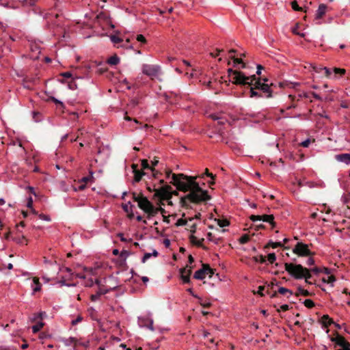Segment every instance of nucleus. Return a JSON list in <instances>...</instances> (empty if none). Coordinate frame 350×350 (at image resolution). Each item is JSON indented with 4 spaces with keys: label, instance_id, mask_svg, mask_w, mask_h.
Masks as SVG:
<instances>
[{
    "label": "nucleus",
    "instance_id": "obj_38",
    "mask_svg": "<svg viewBox=\"0 0 350 350\" xmlns=\"http://www.w3.org/2000/svg\"><path fill=\"white\" fill-rule=\"evenodd\" d=\"M231 59L233 60L234 66H236V64H241L242 68H244L245 67V64L243 62V60L241 58H237V57H235L233 56V57H231Z\"/></svg>",
    "mask_w": 350,
    "mask_h": 350
},
{
    "label": "nucleus",
    "instance_id": "obj_40",
    "mask_svg": "<svg viewBox=\"0 0 350 350\" xmlns=\"http://www.w3.org/2000/svg\"><path fill=\"white\" fill-rule=\"evenodd\" d=\"M207 238L210 241L215 242L217 244L218 243V241L220 240L219 238H215V236L211 232H208L207 234Z\"/></svg>",
    "mask_w": 350,
    "mask_h": 350
},
{
    "label": "nucleus",
    "instance_id": "obj_10",
    "mask_svg": "<svg viewBox=\"0 0 350 350\" xmlns=\"http://www.w3.org/2000/svg\"><path fill=\"white\" fill-rule=\"evenodd\" d=\"M138 324L142 327H148L153 330V320L148 316L144 315L139 317Z\"/></svg>",
    "mask_w": 350,
    "mask_h": 350
},
{
    "label": "nucleus",
    "instance_id": "obj_21",
    "mask_svg": "<svg viewBox=\"0 0 350 350\" xmlns=\"http://www.w3.org/2000/svg\"><path fill=\"white\" fill-rule=\"evenodd\" d=\"M49 100L53 102L57 105V109L62 110L63 112L66 111V106L63 102L53 96L50 97Z\"/></svg>",
    "mask_w": 350,
    "mask_h": 350
},
{
    "label": "nucleus",
    "instance_id": "obj_57",
    "mask_svg": "<svg viewBox=\"0 0 350 350\" xmlns=\"http://www.w3.org/2000/svg\"><path fill=\"white\" fill-rule=\"evenodd\" d=\"M323 72V75L326 77H329L332 75V71L326 68V67H324L323 68H320Z\"/></svg>",
    "mask_w": 350,
    "mask_h": 350
},
{
    "label": "nucleus",
    "instance_id": "obj_25",
    "mask_svg": "<svg viewBox=\"0 0 350 350\" xmlns=\"http://www.w3.org/2000/svg\"><path fill=\"white\" fill-rule=\"evenodd\" d=\"M190 239H191V241L193 244L197 245L198 247H202L204 249H206V247H204L202 245V242L204 241V239H202L200 240H197V238L193 235H191Z\"/></svg>",
    "mask_w": 350,
    "mask_h": 350
},
{
    "label": "nucleus",
    "instance_id": "obj_34",
    "mask_svg": "<svg viewBox=\"0 0 350 350\" xmlns=\"http://www.w3.org/2000/svg\"><path fill=\"white\" fill-rule=\"evenodd\" d=\"M44 326V323L42 322H39L36 325L32 326V332L33 333L38 332Z\"/></svg>",
    "mask_w": 350,
    "mask_h": 350
},
{
    "label": "nucleus",
    "instance_id": "obj_45",
    "mask_svg": "<svg viewBox=\"0 0 350 350\" xmlns=\"http://www.w3.org/2000/svg\"><path fill=\"white\" fill-rule=\"evenodd\" d=\"M276 260V256L275 253H270L267 256V260L269 262V263L273 264Z\"/></svg>",
    "mask_w": 350,
    "mask_h": 350
},
{
    "label": "nucleus",
    "instance_id": "obj_6",
    "mask_svg": "<svg viewBox=\"0 0 350 350\" xmlns=\"http://www.w3.org/2000/svg\"><path fill=\"white\" fill-rule=\"evenodd\" d=\"M133 199L138 203L139 207L151 216L153 214V205L148 199L142 193H133Z\"/></svg>",
    "mask_w": 350,
    "mask_h": 350
},
{
    "label": "nucleus",
    "instance_id": "obj_33",
    "mask_svg": "<svg viewBox=\"0 0 350 350\" xmlns=\"http://www.w3.org/2000/svg\"><path fill=\"white\" fill-rule=\"evenodd\" d=\"M322 320L323 323L325 327H327L328 325L334 323L333 321L327 314L323 316Z\"/></svg>",
    "mask_w": 350,
    "mask_h": 350
},
{
    "label": "nucleus",
    "instance_id": "obj_55",
    "mask_svg": "<svg viewBox=\"0 0 350 350\" xmlns=\"http://www.w3.org/2000/svg\"><path fill=\"white\" fill-rule=\"evenodd\" d=\"M291 6H292V8L295 11H301L302 10V8L299 6V5L296 1H293L291 3Z\"/></svg>",
    "mask_w": 350,
    "mask_h": 350
},
{
    "label": "nucleus",
    "instance_id": "obj_20",
    "mask_svg": "<svg viewBox=\"0 0 350 350\" xmlns=\"http://www.w3.org/2000/svg\"><path fill=\"white\" fill-rule=\"evenodd\" d=\"M133 172H134V181L139 182L143 176L146 174L144 172H140L136 168V165L135 164L133 165Z\"/></svg>",
    "mask_w": 350,
    "mask_h": 350
},
{
    "label": "nucleus",
    "instance_id": "obj_46",
    "mask_svg": "<svg viewBox=\"0 0 350 350\" xmlns=\"http://www.w3.org/2000/svg\"><path fill=\"white\" fill-rule=\"evenodd\" d=\"M77 345L78 346H81L86 349L90 347V340H87L85 341H81L80 340H78Z\"/></svg>",
    "mask_w": 350,
    "mask_h": 350
},
{
    "label": "nucleus",
    "instance_id": "obj_22",
    "mask_svg": "<svg viewBox=\"0 0 350 350\" xmlns=\"http://www.w3.org/2000/svg\"><path fill=\"white\" fill-rule=\"evenodd\" d=\"M61 341L66 346H70L71 345H76L78 342V339L75 337H69L68 338H64L61 339Z\"/></svg>",
    "mask_w": 350,
    "mask_h": 350
},
{
    "label": "nucleus",
    "instance_id": "obj_4",
    "mask_svg": "<svg viewBox=\"0 0 350 350\" xmlns=\"http://www.w3.org/2000/svg\"><path fill=\"white\" fill-rule=\"evenodd\" d=\"M169 78L167 74L163 72L161 67L154 66V85L159 83L158 86L160 92H157L159 97L163 98L168 101V95L166 92H161L162 88H166L168 86Z\"/></svg>",
    "mask_w": 350,
    "mask_h": 350
},
{
    "label": "nucleus",
    "instance_id": "obj_11",
    "mask_svg": "<svg viewBox=\"0 0 350 350\" xmlns=\"http://www.w3.org/2000/svg\"><path fill=\"white\" fill-rule=\"evenodd\" d=\"M191 273L192 267H189L188 265H187L186 267L180 269V278L184 283L188 284L190 282V275Z\"/></svg>",
    "mask_w": 350,
    "mask_h": 350
},
{
    "label": "nucleus",
    "instance_id": "obj_43",
    "mask_svg": "<svg viewBox=\"0 0 350 350\" xmlns=\"http://www.w3.org/2000/svg\"><path fill=\"white\" fill-rule=\"evenodd\" d=\"M136 40L142 44H145L146 43V39L142 34H137Z\"/></svg>",
    "mask_w": 350,
    "mask_h": 350
},
{
    "label": "nucleus",
    "instance_id": "obj_56",
    "mask_svg": "<svg viewBox=\"0 0 350 350\" xmlns=\"http://www.w3.org/2000/svg\"><path fill=\"white\" fill-rule=\"evenodd\" d=\"M261 94L254 90V88L250 87V97H260Z\"/></svg>",
    "mask_w": 350,
    "mask_h": 350
},
{
    "label": "nucleus",
    "instance_id": "obj_7",
    "mask_svg": "<svg viewBox=\"0 0 350 350\" xmlns=\"http://www.w3.org/2000/svg\"><path fill=\"white\" fill-rule=\"evenodd\" d=\"M293 252L299 256H311L314 255L307 244L302 242H298L293 250Z\"/></svg>",
    "mask_w": 350,
    "mask_h": 350
},
{
    "label": "nucleus",
    "instance_id": "obj_64",
    "mask_svg": "<svg viewBox=\"0 0 350 350\" xmlns=\"http://www.w3.org/2000/svg\"><path fill=\"white\" fill-rule=\"evenodd\" d=\"M258 288V289L257 293L261 297L264 296L263 291L265 290V287L264 286H259Z\"/></svg>",
    "mask_w": 350,
    "mask_h": 350
},
{
    "label": "nucleus",
    "instance_id": "obj_35",
    "mask_svg": "<svg viewBox=\"0 0 350 350\" xmlns=\"http://www.w3.org/2000/svg\"><path fill=\"white\" fill-rule=\"evenodd\" d=\"M162 174H163V173L161 170H156L154 169V180L158 179L159 181L160 182V183H163L164 182V180L161 178Z\"/></svg>",
    "mask_w": 350,
    "mask_h": 350
},
{
    "label": "nucleus",
    "instance_id": "obj_8",
    "mask_svg": "<svg viewBox=\"0 0 350 350\" xmlns=\"http://www.w3.org/2000/svg\"><path fill=\"white\" fill-rule=\"evenodd\" d=\"M261 78L258 79L257 81H256L253 85L252 88L256 90H261L263 92L267 93V98H271L272 97V90L271 89V86H273V83H271L270 85L265 83H261L260 81Z\"/></svg>",
    "mask_w": 350,
    "mask_h": 350
},
{
    "label": "nucleus",
    "instance_id": "obj_15",
    "mask_svg": "<svg viewBox=\"0 0 350 350\" xmlns=\"http://www.w3.org/2000/svg\"><path fill=\"white\" fill-rule=\"evenodd\" d=\"M335 159L336 161L345 163L347 165L350 164V154L349 153L336 154Z\"/></svg>",
    "mask_w": 350,
    "mask_h": 350
},
{
    "label": "nucleus",
    "instance_id": "obj_58",
    "mask_svg": "<svg viewBox=\"0 0 350 350\" xmlns=\"http://www.w3.org/2000/svg\"><path fill=\"white\" fill-rule=\"evenodd\" d=\"M279 293L282 294V295H285L286 293H289L290 295H292L293 293L288 290V288H286L284 287H280L278 289V291Z\"/></svg>",
    "mask_w": 350,
    "mask_h": 350
},
{
    "label": "nucleus",
    "instance_id": "obj_16",
    "mask_svg": "<svg viewBox=\"0 0 350 350\" xmlns=\"http://www.w3.org/2000/svg\"><path fill=\"white\" fill-rule=\"evenodd\" d=\"M109 290L108 289H104L100 287L95 294L91 295L90 299L92 301H96L100 299L101 295H105L109 293Z\"/></svg>",
    "mask_w": 350,
    "mask_h": 350
},
{
    "label": "nucleus",
    "instance_id": "obj_19",
    "mask_svg": "<svg viewBox=\"0 0 350 350\" xmlns=\"http://www.w3.org/2000/svg\"><path fill=\"white\" fill-rule=\"evenodd\" d=\"M88 312L89 317H90V319L92 321L99 322L100 318H99L98 312L96 310H95L92 307H90L88 309Z\"/></svg>",
    "mask_w": 350,
    "mask_h": 350
},
{
    "label": "nucleus",
    "instance_id": "obj_17",
    "mask_svg": "<svg viewBox=\"0 0 350 350\" xmlns=\"http://www.w3.org/2000/svg\"><path fill=\"white\" fill-rule=\"evenodd\" d=\"M327 10V5L322 3L320 4L319 6L318 10H317L316 14H315V19L319 20L323 18V16L325 14Z\"/></svg>",
    "mask_w": 350,
    "mask_h": 350
},
{
    "label": "nucleus",
    "instance_id": "obj_30",
    "mask_svg": "<svg viewBox=\"0 0 350 350\" xmlns=\"http://www.w3.org/2000/svg\"><path fill=\"white\" fill-rule=\"evenodd\" d=\"M32 118L35 122H39L42 120L43 116H42V113H40L39 111H33L32 112Z\"/></svg>",
    "mask_w": 350,
    "mask_h": 350
},
{
    "label": "nucleus",
    "instance_id": "obj_2",
    "mask_svg": "<svg viewBox=\"0 0 350 350\" xmlns=\"http://www.w3.org/2000/svg\"><path fill=\"white\" fill-rule=\"evenodd\" d=\"M228 73L230 77V81L233 84L239 85H246L252 87L253 83L259 78L256 75L246 76L243 72L229 68Z\"/></svg>",
    "mask_w": 350,
    "mask_h": 350
},
{
    "label": "nucleus",
    "instance_id": "obj_44",
    "mask_svg": "<svg viewBox=\"0 0 350 350\" xmlns=\"http://www.w3.org/2000/svg\"><path fill=\"white\" fill-rule=\"evenodd\" d=\"M304 304V306L308 308H312L314 306V303L312 299H306Z\"/></svg>",
    "mask_w": 350,
    "mask_h": 350
},
{
    "label": "nucleus",
    "instance_id": "obj_28",
    "mask_svg": "<svg viewBox=\"0 0 350 350\" xmlns=\"http://www.w3.org/2000/svg\"><path fill=\"white\" fill-rule=\"evenodd\" d=\"M301 97H302V95L301 94H299L298 98L296 99L295 96H293V95L290 94L288 96V98L291 100L293 103L291 105L288 106L286 107V109H291L292 108H295L296 107V105L294 103H295V100H297V101L299 100Z\"/></svg>",
    "mask_w": 350,
    "mask_h": 350
},
{
    "label": "nucleus",
    "instance_id": "obj_53",
    "mask_svg": "<svg viewBox=\"0 0 350 350\" xmlns=\"http://www.w3.org/2000/svg\"><path fill=\"white\" fill-rule=\"evenodd\" d=\"M334 72L335 75H340V76H342L345 74L346 70L344 68H334Z\"/></svg>",
    "mask_w": 350,
    "mask_h": 350
},
{
    "label": "nucleus",
    "instance_id": "obj_54",
    "mask_svg": "<svg viewBox=\"0 0 350 350\" xmlns=\"http://www.w3.org/2000/svg\"><path fill=\"white\" fill-rule=\"evenodd\" d=\"M83 321V317L81 315H78L75 319L72 320L71 325H76L77 323L81 322Z\"/></svg>",
    "mask_w": 350,
    "mask_h": 350
},
{
    "label": "nucleus",
    "instance_id": "obj_26",
    "mask_svg": "<svg viewBox=\"0 0 350 350\" xmlns=\"http://www.w3.org/2000/svg\"><path fill=\"white\" fill-rule=\"evenodd\" d=\"M142 170L144 172L145 170H150L153 174V167L150 166L147 159L142 160Z\"/></svg>",
    "mask_w": 350,
    "mask_h": 350
},
{
    "label": "nucleus",
    "instance_id": "obj_32",
    "mask_svg": "<svg viewBox=\"0 0 350 350\" xmlns=\"http://www.w3.org/2000/svg\"><path fill=\"white\" fill-rule=\"evenodd\" d=\"M275 284L273 282H271L270 284L267 286V293L270 294L271 297H275L277 296V292L274 291L273 293L271 294V291L273 289Z\"/></svg>",
    "mask_w": 350,
    "mask_h": 350
},
{
    "label": "nucleus",
    "instance_id": "obj_37",
    "mask_svg": "<svg viewBox=\"0 0 350 350\" xmlns=\"http://www.w3.org/2000/svg\"><path fill=\"white\" fill-rule=\"evenodd\" d=\"M283 244L281 242H273L269 241L265 247H271L272 248H276L278 247H282Z\"/></svg>",
    "mask_w": 350,
    "mask_h": 350
},
{
    "label": "nucleus",
    "instance_id": "obj_63",
    "mask_svg": "<svg viewBox=\"0 0 350 350\" xmlns=\"http://www.w3.org/2000/svg\"><path fill=\"white\" fill-rule=\"evenodd\" d=\"M27 206L29 208H32L33 207V199L31 196H29L27 198Z\"/></svg>",
    "mask_w": 350,
    "mask_h": 350
},
{
    "label": "nucleus",
    "instance_id": "obj_24",
    "mask_svg": "<svg viewBox=\"0 0 350 350\" xmlns=\"http://www.w3.org/2000/svg\"><path fill=\"white\" fill-rule=\"evenodd\" d=\"M66 112L69 115L73 116L74 120H77L79 118V114L87 112V109H85L83 110V109H77V111H70L69 110H66Z\"/></svg>",
    "mask_w": 350,
    "mask_h": 350
},
{
    "label": "nucleus",
    "instance_id": "obj_23",
    "mask_svg": "<svg viewBox=\"0 0 350 350\" xmlns=\"http://www.w3.org/2000/svg\"><path fill=\"white\" fill-rule=\"evenodd\" d=\"M107 62L111 66H116L120 62V58L117 55H113L107 59Z\"/></svg>",
    "mask_w": 350,
    "mask_h": 350
},
{
    "label": "nucleus",
    "instance_id": "obj_48",
    "mask_svg": "<svg viewBox=\"0 0 350 350\" xmlns=\"http://www.w3.org/2000/svg\"><path fill=\"white\" fill-rule=\"evenodd\" d=\"M217 224L220 227H225L228 226L230 224V223L227 219H217Z\"/></svg>",
    "mask_w": 350,
    "mask_h": 350
},
{
    "label": "nucleus",
    "instance_id": "obj_61",
    "mask_svg": "<svg viewBox=\"0 0 350 350\" xmlns=\"http://www.w3.org/2000/svg\"><path fill=\"white\" fill-rule=\"evenodd\" d=\"M336 280V278L334 275H329L327 277V279L326 280L325 278H323V281L324 282H327V283H332L333 282H334Z\"/></svg>",
    "mask_w": 350,
    "mask_h": 350
},
{
    "label": "nucleus",
    "instance_id": "obj_60",
    "mask_svg": "<svg viewBox=\"0 0 350 350\" xmlns=\"http://www.w3.org/2000/svg\"><path fill=\"white\" fill-rule=\"evenodd\" d=\"M44 314H45L44 312H40L38 313H34L33 314V320H36L38 319H42L43 317V315H44Z\"/></svg>",
    "mask_w": 350,
    "mask_h": 350
},
{
    "label": "nucleus",
    "instance_id": "obj_3",
    "mask_svg": "<svg viewBox=\"0 0 350 350\" xmlns=\"http://www.w3.org/2000/svg\"><path fill=\"white\" fill-rule=\"evenodd\" d=\"M284 267L285 270L295 279L305 278L307 281L312 277L310 269L304 267L301 265L286 262Z\"/></svg>",
    "mask_w": 350,
    "mask_h": 350
},
{
    "label": "nucleus",
    "instance_id": "obj_51",
    "mask_svg": "<svg viewBox=\"0 0 350 350\" xmlns=\"http://www.w3.org/2000/svg\"><path fill=\"white\" fill-rule=\"evenodd\" d=\"M117 237L120 238V240L122 242H131L132 241L131 239H127L126 238H125L124 234L122 232L118 233Z\"/></svg>",
    "mask_w": 350,
    "mask_h": 350
},
{
    "label": "nucleus",
    "instance_id": "obj_42",
    "mask_svg": "<svg viewBox=\"0 0 350 350\" xmlns=\"http://www.w3.org/2000/svg\"><path fill=\"white\" fill-rule=\"evenodd\" d=\"M299 27V23H296L295 26L292 29V32L294 34L299 35V36L304 38L305 36V34L304 33H301L297 31V29H298Z\"/></svg>",
    "mask_w": 350,
    "mask_h": 350
},
{
    "label": "nucleus",
    "instance_id": "obj_18",
    "mask_svg": "<svg viewBox=\"0 0 350 350\" xmlns=\"http://www.w3.org/2000/svg\"><path fill=\"white\" fill-rule=\"evenodd\" d=\"M260 221L269 223L272 228L275 227V222L274 221L273 215H260Z\"/></svg>",
    "mask_w": 350,
    "mask_h": 350
},
{
    "label": "nucleus",
    "instance_id": "obj_5",
    "mask_svg": "<svg viewBox=\"0 0 350 350\" xmlns=\"http://www.w3.org/2000/svg\"><path fill=\"white\" fill-rule=\"evenodd\" d=\"M173 195L178 196V192L175 190H172L170 185H165L159 189L154 188V198H157L163 205H164V201L167 202L169 205H172L171 198Z\"/></svg>",
    "mask_w": 350,
    "mask_h": 350
},
{
    "label": "nucleus",
    "instance_id": "obj_59",
    "mask_svg": "<svg viewBox=\"0 0 350 350\" xmlns=\"http://www.w3.org/2000/svg\"><path fill=\"white\" fill-rule=\"evenodd\" d=\"M176 226H185L187 224V219H184L183 218H180L179 219L177 220L176 221Z\"/></svg>",
    "mask_w": 350,
    "mask_h": 350
},
{
    "label": "nucleus",
    "instance_id": "obj_36",
    "mask_svg": "<svg viewBox=\"0 0 350 350\" xmlns=\"http://www.w3.org/2000/svg\"><path fill=\"white\" fill-rule=\"evenodd\" d=\"M110 40L113 44H120L123 42V40L116 35H111Z\"/></svg>",
    "mask_w": 350,
    "mask_h": 350
},
{
    "label": "nucleus",
    "instance_id": "obj_50",
    "mask_svg": "<svg viewBox=\"0 0 350 350\" xmlns=\"http://www.w3.org/2000/svg\"><path fill=\"white\" fill-rule=\"evenodd\" d=\"M68 88L72 90H76L77 88V85L74 79H72V80L68 82Z\"/></svg>",
    "mask_w": 350,
    "mask_h": 350
},
{
    "label": "nucleus",
    "instance_id": "obj_52",
    "mask_svg": "<svg viewBox=\"0 0 350 350\" xmlns=\"http://www.w3.org/2000/svg\"><path fill=\"white\" fill-rule=\"evenodd\" d=\"M38 217L39 219L46 221H50L51 220V218L49 215H45L44 213L39 214Z\"/></svg>",
    "mask_w": 350,
    "mask_h": 350
},
{
    "label": "nucleus",
    "instance_id": "obj_1",
    "mask_svg": "<svg viewBox=\"0 0 350 350\" xmlns=\"http://www.w3.org/2000/svg\"><path fill=\"white\" fill-rule=\"evenodd\" d=\"M165 177L169 178L172 175L170 183L174 185L178 191L189 193L183 196L179 200L180 206L185 208H191L190 203L200 204L211 199L206 190L200 187L196 181L198 176H187L184 174H173L171 170L164 169Z\"/></svg>",
    "mask_w": 350,
    "mask_h": 350
},
{
    "label": "nucleus",
    "instance_id": "obj_49",
    "mask_svg": "<svg viewBox=\"0 0 350 350\" xmlns=\"http://www.w3.org/2000/svg\"><path fill=\"white\" fill-rule=\"evenodd\" d=\"M250 241V236L247 234H243L240 239L239 242L241 244L247 243Z\"/></svg>",
    "mask_w": 350,
    "mask_h": 350
},
{
    "label": "nucleus",
    "instance_id": "obj_41",
    "mask_svg": "<svg viewBox=\"0 0 350 350\" xmlns=\"http://www.w3.org/2000/svg\"><path fill=\"white\" fill-rule=\"evenodd\" d=\"M254 260L255 262H260V263H265L267 261L265 256L262 255L254 257Z\"/></svg>",
    "mask_w": 350,
    "mask_h": 350
},
{
    "label": "nucleus",
    "instance_id": "obj_39",
    "mask_svg": "<svg viewBox=\"0 0 350 350\" xmlns=\"http://www.w3.org/2000/svg\"><path fill=\"white\" fill-rule=\"evenodd\" d=\"M129 255L130 252L128 250H123L120 253V258L121 260H125Z\"/></svg>",
    "mask_w": 350,
    "mask_h": 350
},
{
    "label": "nucleus",
    "instance_id": "obj_27",
    "mask_svg": "<svg viewBox=\"0 0 350 350\" xmlns=\"http://www.w3.org/2000/svg\"><path fill=\"white\" fill-rule=\"evenodd\" d=\"M201 269H204V274H205V276L206 275H209L210 277L212 276V275L214 274V271L213 269L211 268V267L209 266V265L208 264H203L202 265V268Z\"/></svg>",
    "mask_w": 350,
    "mask_h": 350
},
{
    "label": "nucleus",
    "instance_id": "obj_9",
    "mask_svg": "<svg viewBox=\"0 0 350 350\" xmlns=\"http://www.w3.org/2000/svg\"><path fill=\"white\" fill-rule=\"evenodd\" d=\"M142 76L139 77L142 81V83H145L143 81L144 79V76H146L149 78L150 80H153V66L149 64H143L142 65Z\"/></svg>",
    "mask_w": 350,
    "mask_h": 350
},
{
    "label": "nucleus",
    "instance_id": "obj_62",
    "mask_svg": "<svg viewBox=\"0 0 350 350\" xmlns=\"http://www.w3.org/2000/svg\"><path fill=\"white\" fill-rule=\"evenodd\" d=\"M153 256V252L152 253H146L143 258H142V262L144 263L147 259L150 258L151 256Z\"/></svg>",
    "mask_w": 350,
    "mask_h": 350
},
{
    "label": "nucleus",
    "instance_id": "obj_13",
    "mask_svg": "<svg viewBox=\"0 0 350 350\" xmlns=\"http://www.w3.org/2000/svg\"><path fill=\"white\" fill-rule=\"evenodd\" d=\"M12 240L20 245H27V239L24 235H21L19 232H16L13 237H12Z\"/></svg>",
    "mask_w": 350,
    "mask_h": 350
},
{
    "label": "nucleus",
    "instance_id": "obj_12",
    "mask_svg": "<svg viewBox=\"0 0 350 350\" xmlns=\"http://www.w3.org/2000/svg\"><path fill=\"white\" fill-rule=\"evenodd\" d=\"M331 340L332 342H335L336 345L341 347L342 349L350 346V343L347 341L343 336L339 334H337L335 338H332Z\"/></svg>",
    "mask_w": 350,
    "mask_h": 350
},
{
    "label": "nucleus",
    "instance_id": "obj_14",
    "mask_svg": "<svg viewBox=\"0 0 350 350\" xmlns=\"http://www.w3.org/2000/svg\"><path fill=\"white\" fill-rule=\"evenodd\" d=\"M32 295H35L37 292L41 291L42 284L40 282L39 278L37 277L33 278L31 284Z\"/></svg>",
    "mask_w": 350,
    "mask_h": 350
},
{
    "label": "nucleus",
    "instance_id": "obj_29",
    "mask_svg": "<svg viewBox=\"0 0 350 350\" xmlns=\"http://www.w3.org/2000/svg\"><path fill=\"white\" fill-rule=\"evenodd\" d=\"M204 269H199L194 273L193 278L197 280H202L205 278Z\"/></svg>",
    "mask_w": 350,
    "mask_h": 350
},
{
    "label": "nucleus",
    "instance_id": "obj_47",
    "mask_svg": "<svg viewBox=\"0 0 350 350\" xmlns=\"http://www.w3.org/2000/svg\"><path fill=\"white\" fill-rule=\"evenodd\" d=\"M59 284H60V286H75V284H69L66 282V280L62 277L61 280L58 282Z\"/></svg>",
    "mask_w": 350,
    "mask_h": 350
},
{
    "label": "nucleus",
    "instance_id": "obj_31",
    "mask_svg": "<svg viewBox=\"0 0 350 350\" xmlns=\"http://www.w3.org/2000/svg\"><path fill=\"white\" fill-rule=\"evenodd\" d=\"M296 296H299V295H302L305 297H308V296H310L311 295V293L307 291V290H305L304 288H302L301 287H298L297 288V293L295 294Z\"/></svg>",
    "mask_w": 350,
    "mask_h": 350
}]
</instances>
